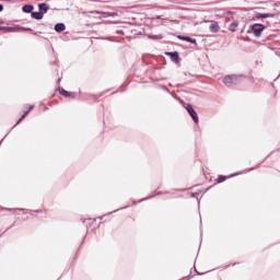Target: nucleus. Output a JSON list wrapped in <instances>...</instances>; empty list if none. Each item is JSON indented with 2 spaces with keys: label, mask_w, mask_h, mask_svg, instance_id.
<instances>
[{
  "label": "nucleus",
  "mask_w": 280,
  "mask_h": 280,
  "mask_svg": "<svg viewBox=\"0 0 280 280\" xmlns=\"http://www.w3.org/2000/svg\"><path fill=\"white\" fill-rule=\"evenodd\" d=\"M244 80L243 75H237V74H230L224 77L223 83L225 86H233V84H240Z\"/></svg>",
  "instance_id": "1"
},
{
  "label": "nucleus",
  "mask_w": 280,
  "mask_h": 280,
  "mask_svg": "<svg viewBox=\"0 0 280 280\" xmlns=\"http://www.w3.org/2000/svg\"><path fill=\"white\" fill-rule=\"evenodd\" d=\"M264 30H266V26H264L262 24H254L252 26V32L254 33L256 38H259V36H261V33L264 32Z\"/></svg>",
  "instance_id": "2"
},
{
  "label": "nucleus",
  "mask_w": 280,
  "mask_h": 280,
  "mask_svg": "<svg viewBox=\"0 0 280 280\" xmlns=\"http://www.w3.org/2000/svg\"><path fill=\"white\" fill-rule=\"evenodd\" d=\"M186 110L190 115L195 124H198V113H196V109H194L191 105H187Z\"/></svg>",
  "instance_id": "3"
},
{
  "label": "nucleus",
  "mask_w": 280,
  "mask_h": 280,
  "mask_svg": "<svg viewBox=\"0 0 280 280\" xmlns=\"http://www.w3.org/2000/svg\"><path fill=\"white\" fill-rule=\"evenodd\" d=\"M60 95H63V97H75V93L73 92H67L65 89H59Z\"/></svg>",
  "instance_id": "4"
},
{
  "label": "nucleus",
  "mask_w": 280,
  "mask_h": 280,
  "mask_svg": "<svg viewBox=\"0 0 280 280\" xmlns=\"http://www.w3.org/2000/svg\"><path fill=\"white\" fill-rule=\"evenodd\" d=\"M209 30L212 34H218V32H220V25H218L217 22H212Z\"/></svg>",
  "instance_id": "5"
},
{
  "label": "nucleus",
  "mask_w": 280,
  "mask_h": 280,
  "mask_svg": "<svg viewBox=\"0 0 280 280\" xmlns=\"http://www.w3.org/2000/svg\"><path fill=\"white\" fill-rule=\"evenodd\" d=\"M39 13L47 14V11L49 10V5L46 3H39L38 4Z\"/></svg>",
  "instance_id": "6"
},
{
  "label": "nucleus",
  "mask_w": 280,
  "mask_h": 280,
  "mask_svg": "<svg viewBox=\"0 0 280 280\" xmlns=\"http://www.w3.org/2000/svg\"><path fill=\"white\" fill-rule=\"evenodd\" d=\"M23 12H25L26 14H30L32 12H34V5L32 4H25L23 8H22Z\"/></svg>",
  "instance_id": "7"
},
{
  "label": "nucleus",
  "mask_w": 280,
  "mask_h": 280,
  "mask_svg": "<svg viewBox=\"0 0 280 280\" xmlns=\"http://www.w3.org/2000/svg\"><path fill=\"white\" fill-rule=\"evenodd\" d=\"M179 40H186L187 43H191L192 45H196V39L187 36H178Z\"/></svg>",
  "instance_id": "8"
},
{
  "label": "nucleus",
  "mask_w": 280,
  "mask_h": 280,
  "mask_svg": "<svg viewBox=\"0 0 280 280\" xmlns=\"http://www.w3.org/2000/svg\"><path fill=\"white\" fill-rule=\"evenodd\" d=\"M65 30H66V26H65L63 23H58V24L55 25V31H57L59 34L61 32H65Z\"/></svg>",
  "instance_id": "9"
},
{
  "label": "nucleus",
  "mask_w": 280,
  "mask_h": 280,
  "mask_svg": "<svg viewBox=\"0 0 280 280\" xmlns=\"http://www.w3.org/2000/svg\"><path fill=\"white\" fill-rule=\"evenodd\" d=\"M32 19H36V21H42L43 14L39 12H32Z\"/></svg>",
  "instance_id": "10"
},
{
  "label": "nucleus",
  "mask_w": 280,
  "mask_h": 280,
  "mask_svg": "<svg viewBox=\"0 0 280 280\" xmlns=\"http://www.w3.org/2000/svg\"><path fill=\"white\" fill-rule=\"evenodd\" d=\"M237 21L232 22L229 26L230 32H237Z\"/></svg>",
  "instance_id": "11"
},
{
  "label": "nucleus",
  "mask_w": 280,
  "mask_h": 280,
  "mask_svg": "<svg viewBox=\"0 0 280 280\" xmlns=\"http://www.w3.org/2000/svg\"><path fill=\"white\" fill-rule=\"evenodd\" d=\"M34 109V105L30 106V109L19 119L18 124H21V121H23V119H25L26 116L30 115V110Z\"/></svg>",
  "instance_id": "12"
},
{
  "label": "nucleus",
  "mask_w": 280,
  "mask_h": 280,
  "mask_svg": "<svg viewBox=\"0 0 280 280\" xmlns=\"http://www.w3.org/2000/svg\"><path fill=\"white\" fill-rule=\"evenodd\" d=\"M270 18V14L268 13H257L256 19H268Z\"/></svg>",
  "instance_id": "13"
},
{
  "label": "nucleus",
  "mask_w": 280,
  "mask_h": 280,
  "mask_svg": "<svg viewBox=\"0 0 280 280\" xmlns=\"http://www.w3.org/2000/svg\"><path fill=\"white\" fill-rule=\"evenodd\" d=\"M2 32L10 33L16 32V30L14 27L2 26Z\"/></svg>",
  "instance_id": "14"
},
{
  "label": "nucleus",
  "mask_w": 280,
  "mask_h": 280,
  "mask_svg": "<svg viewBox=\"0 0 280 280\" xmlns=\"http://www.w3.org/2000/svg\"><path fill=\"white\" fill-rule=\"evenodd\" d=\"M168 56H171L172 60H178V52H168Z\"/></svg>",
  "instance_id": "15"
},
{
  "label": "nucleus",
  "mask_w": 280,
  "mask_h": 280,
  "mask_svg": "<svg viewBox=\"0 0 280 280\" xmlns=\"http://www.w3.org/2000/svg\"><path fill=\"white\" fill-rule=\"evenodd\" d=\"M225 180H226V177H224V176L219 177V183H224Z\"/></svg>",
  "instance_id": "16"
},
{
  "label": "nucleus",
  "mask_w": 280,
  "mask_h": 280,
  "mask_svg": "<svg viewBox=\"0 0 280 280\" xmlns=\"http://www.w3.org/2000/svg\"><path fill=\"white\" fill-rule=\"evenodd\" d=\"M0 12H3V4H0Z\"/></svg>",
  "instance_id": "17"
},
{
  "label": "nucleus",
  "mask_w": 280,
  "mask_h": 280,
  "mask_svg": "<svg viewBox=\"0 0 280 280\" xmlns=\"http://www.w3.org/2000/svg\"><path fill=\"white\" fill-rule=\"evenodd\" d=\"M0 32H3V26H0Z\"/></svg>",
  "instance_id": "18"
},
{
  "label": "nucleus",
  "mask_w": 280,
  "mask_h": 280,
  "mask_svg": "<svg viewBox=\"0 0 280 280\" xmlns=\"http://www.w3.org/2000/svg\"><path fill=\"white\" fill-rule=\"evenodd\" d=\"M27 32H32V28H26Z\"/></svg>",
  "instance_id": "19"
},
{
  "label": "nucleus",
  "mask_w": 280,
  "mask_h": 280,
  "mask_svg": "<svg viewBox=\"0 0 280 280\" xmlns=\"http://www.w3.org/2000/svg\"><path fill=\"white\" fill-rule=\"evenodd\" d=\"M232 176H237V174H234V175H232Z\"/></svg>",
  "instance_id": "20"
},
{
  "label": "nucleus",
  "mask_w": 280,
  "mask_h": 280,
  "mask_svg": "<svg viewBox=\"0 0 280 280\" xmlns=\"http://www.w3.org/2000/svg\"><path fill=\"white\" fill-rule=\"evenodd\" d=\"M232 176H237V174H234V175H232Z\"/></svg>",
  "instance_id": "21"
}]
</instances>
